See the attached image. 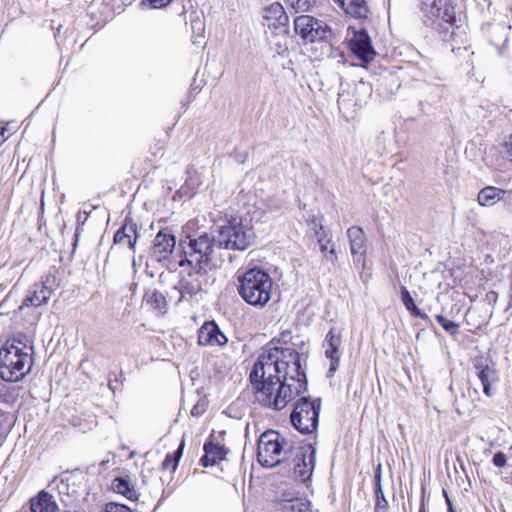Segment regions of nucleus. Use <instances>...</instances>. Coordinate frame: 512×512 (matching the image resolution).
<instances>
[{
  "mask_svg": "<svg viewBox=\"0 0 512 512\" xmlns=\"http://www.w3.org/2000/svg\"><path fill=\"white\" fill-rule=\"evenodd\" d=\"M249 379L257 402L275 411L307 391L300 355L288 348L274 347L259 355Z\"/></svg>",
  "mask_w": 512,
  "mask_h": 512,
  "instance_id": "obj_1",
  "label": "nucleus"
},
{
  "mask_svg": "<svg viewBox=\"0 0 512 512\" xmlns=\"http://www.w3.org/2000/svg\"><path fill=\"white\" fill-rule=\"evenodd\" d=\"M21 342H7L0 349V378L6 382L23 380L33 366V346H20Z\"/></svg>",
  "mask_w": 512,
  "mask_h": 512,
  "instance_id": "obj_2",
  "label": "nucleus"
},
{
  "mask_svg": "<svg viewBox=\"0 0 512 512\" xmlns=\"http://www.w3.org/2000/svg\"><path fill=\"white\" fill-rule=\"evenodd\" d=\"M187 246H183L184 259L180 261V266L199 265L208 268H216L222 263V256L219 253L216 235L203 232L195 236H188Z\"/></svg>",
  "mask_w": 512,
  "mask_h": 512,
  "instance_id": "obj_3",
  "label": "nucleus"
},
{
  "mask_svg": "<svg viewBox=\"0 0 512 512\" xmlns=\"http://www.w3.org/2000/svg\"><path fill=\"white\" fill-rule=\"evenodd\" d=\"M238 293L242 299L254 307L262 308L271 299L273 281L268 273L253 268L239 279Z\"/></svg>",
  "mask_w": 512,
  "mask_h": 512,
  "instance_id": "obj_4",
  "label": "nucleus"
},
{
  "mask_svg": "<svg viewBox=\"0 0 512 512\" xmlns=\"http://www.w3.org/2000/svg\"><path fill=\"white\" fill-rule=\"evenodd\" d=\"M293 449L281 435L274 430L265 431L258 440L257 458L263 467H274L287 460Z\"/></svg>",
  "mask_w": 512,
  "mask_h": 512,
  "instance_id": "obj_5",
  "label": "nucleus"
},
{
  "mask_svg": "<svg viewBox=\"0 0 512 512\" xmlns=\"http://www.w3.org/2000/svg\"><path fill=\"white\" fill-rule=\"evenodd\" d=\"M216 238L218 240V247L221 250L243 251L252 245L255 233L250 226L237 222L234 219L218 228Z\"/></svg>",
  "mask_w": 512,
  "mask_h": 512,
  "instance_id": "obj_6",
  "label": "nucleus"
},
{
  "mask_svg": "<svg viewBox=\"0 0 512 512\" xmlns=\"http://www.w3.org/2000/svg\"><path fill=\"white\" fill-rule=\"evenodd\" d=\"M320 410V398L311 399L305 396L299 398L290 416L294 428L302 434L313 433L318 427Z\"/></svg>",
  "mask_w": 512,
  "mask_h": 512,
  "instance_id": "obj_7",
  "label": "nucleus"
},
{
  "mask_svg": "<svg viewBox=\"0 0 512 512\" xmlns=\"http://www.w3.org/2000/svg\"><path fill=\"white\" fill-rule=\"evenodd\" d=\"M189 266L191 267V270L182 277L179 282V286L175 287V289L180 293L179 301H181L185 296H195L214 282V279H212L209 274V271L212 270L211 268L199 265Z\"/></svg>",
  "mask_w": 512,
  "mask_h": 512,
  "instance_id": "obj_8",
  "label": "nucleus"
},
{
  "mask_svg": "<svg viewBox=\"0 0 512 512\" xmlns=\"http://www.w3.org/2000/svg\"><path fill=\"white\" fill-rule=\"evenodd\" d=\"M420 10L426 25L433 26L441 23L453 25L455 22L454 7L448 0H421Z\"/></svg>",
  "mask_w": 512,
  "mask_h": 512,
  "instance_id": "obj_9",
  "label": "nucleus"
},
{
  "mask_svg": "<svg viewBox=\"0 0 512 512\" xmlns=\"http://www.w3.org/2000/svg\"><path fill=\"white\" fill-rule=\"evenodd\" d=\"M56 287L57 283L54 275L47 274L43 276L40 282L34 283L27 290L19 310L29 307L38 308L47 304Z\"/></svg>",
  "mask_w": 512,
  "mask_h": 512,
  "instance_id": "obj_10",
  "label": "nucleus"
},
{
  "mask_svg": "<svg viewBox=\"0 0 512 512\" xmlns=\"http://www.w3.org/2000/svg\"><path fill=\"white\" fill-rule=\"evenodd\" d=\"M346 41L350 51L363 63L368 64L374 60L376 52L365 28L349 26Z\"/></svg>",
  "mask_w": 512,
  "mask_h": 512,
  "instance_id": "obj_11",
  "label": "nucleus"
},
{
  "mask_svg": "<svg viewBox=\"0 0 512 512\" xmlns=\"http://www.w3.org/2000/svg\"><path fill=\"white\" fill-rule=\"evenodd\" d=\"M295 32L304 40L314 42L326 40L332 35V30L326 23L310 15H301L294 20Z\"/></svg>",
  "mask_w": 512,
  "mask_h": 512,
  "instance_id": "obj_12",
  "label": "nucleus"
},
{
  "mask_svg": "<svg viewBox=\"0 0 512 512\" xmlns=\"http://www.w3.org/2000/svg\"><path fill=\"white\" fill-rule=\"evenodd\" d=\"M473 368L482 384L484 394L492 397L496 393L499 382L496 364L489 357L478 356L473 359Z\"/></svg>",
  "mask_w": 512,
  "mask_h": 512,
  "instance_id": "obj_13",
  "label": "nucleus"
},
{
  "mask_svg": "<svg viewBox=\"0 0 512 512\" xmlns=\"http://www.w3.org/2000/svg\"><path fill=\"white\" fill-rule=\"evenodd\" d=\"M315 454V448L311 444L295 447L290 451L289 455L294 457V475L301 482L310 479L314 470Z\"/></svg>",
  "mask_w": 512,
  "mask_h": 512,
  "instance_id": "obj_14",
  "label": "nucleus"
},
{
  "mask_svg": "<svg viewBox=\"0 0 512 512\" xmlns=\"http://www.w3.org/2000/svg\"><path fill=\"white\" fill-rule=\"evenodd\" d=\"M341 343L342 339L340 332H337L335 328H331L324 340V346L326 348L325 356L330 359V366L327 373L328 377H333L340 365L341 353L339 348Z\"/></svg>",
  "mask_w": 512,
  "mask_h": 512,
  "instance_id": "obj_15",
  "label": "nucleus"
},
{
  "mask_svg": "<svg viewBox=\"0 0 512 512\" xmlns=\"http://www.w3.org/2000/svg\"><path fill=\"white\" fill-rule=\"evenodd\" d=\"M176 238L169 229L160 230L154 238L151 257L156 261L167 259L173 252Z\"/></svg>",
  "mask_w": 512,
  "mask_h": 512,
  "instance_id": "obj_16",
  "label": "nucleus"
},
{
  "mask_svg": "<svg viewBox=\"0 0 512 512\" xmlns=\"http://www.w3.org/2000/svg\"><path fill=\"white\" fill-rule=\"evenodd\" d=\"M347 236L349 238L350 251L354 263L358 267L365 266V254H366V236L363 229L359 226H352L347 230Z\"/></svg>",
  "mask_w": 512,
  "mask_h": 512,
  "instance_id": "obj_17",
  "label": "nucleus"
},
{
  "mask_svg": "<svg viewBox=\"0 0 512 512\" xmlns=\"http://www.w3.org/2000/svg\"><path fill=\"white\" fill-rule=\"evenodd\" d=\"M227 337L214 321L205 322L198 331V344L202 346H224Z\"/></svg>",
  "mask_w": 512,
  "mask_h": 512,
  "instance_id": "obj_18",
  "label": "nucleus"
},
{
  "mask_svg": "<svg viewBox=\"0 0 512 512\" xmlns=\"http://www.w3.org/2000/svg\"><path fill=\"white\" fill-rule=\"evenodd\" d=\"M263 19L269 29L275 30L285 28L289 22L288 15L278 2H274L264 9Z\"/></svg>",
  "mask_w": 512,
  "mask_h": 512,
  "instance_id": "obj_19",
  "label": "nucleus"
},
{
  "mask_svg": "<svg viewBox=\"0 0 512 512\" xmlns=\"http://www.w3.org/2000/svg\"><path fill=\"white\" fill-rule=\"evenodd\" d=\"M137 240V225L130 218L126 217L123 225L114 235V243L127 244L131 250H134Z\"/></svg>",
  "mask_w": 512,
  "mask_h": 512,
  "instance_id": "obj_20",
  "label": "nucleus"
},
{
  "mask_svg": "<svg viewBox=\"0 0 512 512\" xmlns=\"http://www.w3.org/2000/svg\"><path fill=\"white\" fill-rule=\"evenodd\" d=\"M346 14L355 19H367L370 13L367 0H336Z\"/></svg>",
  "mask_w": 512,
  "mask_h": 512,
  "instance_id": "obj_21",
  "label": "nucleus"
},
{
  "mask_svg": "<svg viewBox=\"0 0 512 512\" xmlns=\"http://www.w3.org/2000/svg\"><path fill=\"white\" fill-rule=\"evenodd\" d=\"M31 512H57L58 505L54 497L45 490H41L30 499Z\"/></svg>",
  "mask_w": 512,
  "mask_h": 512,
  "instance_id": "obj_22",
  "label": "nucleus"
},
{
  "mask_svg": "<svg viewBox=\"0 0 512 512\" xmlns=\"http://www.w3.org/2000/svg\"><path fill=\"white\" fill-rule=\"evenodd\" d=\"M204 452L200 460L204 467L213 466L218 460H222L225 457L224 448L212 442L204 444Z\"/></svg>",
  "mask_w": 512,
  "mask_h": 512,
  "instance_id": "obj_23",
  "label": "nucleus"
},
{
  "mask_svg": "<svg viewBox=\"0 0 512 512\" xmlns=\"http://www.w3.org/2000/svg\"><path fill=\"white\" fill-rule=\"evenodd\" d=\"M502 190L494 186H487L478 193L477 201L481 206H492L501 200Z\"/></svg>",
  "mask_w": 512,
  "mask_h": 512,
  "instance_id": "obj_24",
  "label": "nucleus"
},
{
  "mask_svg": "<svg viewBox=\"0 0 512 512\" xmlns=\"http://www.w3.org/2000/svg\"><path fill=\"white\" fill-rule=\"evenodd\" d=\"M144 301L147 305H150L161 313H165L168 307L165 296L157 289L146 290L144 294Z\"/></svg>",
  "mask_w": 512,
  "mask_h": 512,
  "instance_id": "obj_25",
  "label": "nucleus"
},
{
  "mask_svg": "<svg viewBox=\"0 0 512 512\" xmlns=\"http://www.w3.org/2000/svg\"><path fill=\"white\" fill-rule=\"evenodd\" d=\"M375 496H376V504H375V512H386L388 509V501L385 498V495L382 490L381 484V466L378 465V468L375 472Z\"/></svg>",
  "mask_w": 512,
  "mask_h": 512,
  "instance_id": "obj_26",
  "label": "nucleus"
},
{
  "mask_svg": "<svg viewBox=\"0 0 512 512\" xmlns=\"http://www.w3.org/2000/svg\"><path fill=\"white\" fill-rule=\"evenodd\" d=\"M401 299H402V302L405 306V308L414 316V317H418V318H421L423 320H425L426 322L428 323H431V320L430 318L428 317L427 314L421 312L417 306L415 305L414 303V300L412 298V296L410 295L409 291L407 290L406 287H402L401 288Z\"/></svg>",
  "mask_w": 512,
  "mask_h": 512,
  "instance_id": "obj_27",
  "label": "nucleus"
},
{
  "mask_svg": "<svg viewBox=\"0 0 512 512\" xmlns=\"http://www.w3.org/2000/svg\"><path fill=\"white\" fill-rule=\"evenodd\" d=\"M113 488L117 493L124 495L130 500L137 498L136 490L130 486L127 480L123 478L115 479L113 482Z\"/></svg>",
  "mask_w": 512,
  "mask_h": 512,
  "instance_id": "obj_28",
  "label": "nucleus"
},
{
  "mask_svg": "<svg viewBox=\"0 0 512 512\" xmlns=\"http://www.w3.org/2000/svg\"><path fill=\"white\" fill-rule=\"evenodd\" d=\"M183 448H184V441H182L180 443L178 449L173 454L166 455V457L163 461V464H162L164 469L171 468L172 471L176 470V468L178 466V462H179L180 458L182 457Z\"/></svg>",
  "mask_w": 512,
  "mask_h": 512,
  "instance_id": "obj_29",
  "label": "nucleus"
},
{
  "mask_svg": "<svg viewBox=\"0 0 512 512\" xmlns=\"http://www.w3.org/2000/svg\"><path fill=\"white\" fill-rule=\"evenodd\" d=\"M435 318L447 333L453 336L458 334L460 324L446 319L441 314L436 315Z\"/></svg>",
  "mask_w": 512,
  "mask_h": 512,
  "instance_id": "obj_30",
  "label": "nucleus"
},
{
  "mask_svg": "<svg viewBox=\"0 0 512 512\" xmlns=\"http://www.w3.org/2000/svg\"><path fill=\"white\" fill-rule=\"evenodd\" d=\"M329 243H330V240H327L326 243H323V241L321 239H319L320 251L324 254V258L327 261H330L332 264H335L338 260V257H337L334 247H331L330 249H328Z\"/></svg>",
  "mask_w": 512,
  "mask_h": 512,
  "instance_id": "obj_31",
  "label": "nucleus"
},
{
  "mask_svg": "<svg viewBox=\"0 0 512 512\" xmlns=\"http://www.w3.org/2000/svg\"><path fill=\"white\" fill-rule=\"evenodd\" d=\"M290 5L295 9L296 12H306L314 4L315 0H288Z\"/></svg>",
  "mask_w": 512,
  "mask_h": 512,
  "instance_id": "obj_32",
  "label": "nucleus"
},
{
  "mask_svg": "<svg viewBox=\"0 0 512 512\" xmlns=\"http://www.w3.org/2000/svg\"><path fill=\"white\" fill-rule=\"evenodd\" d=\"M500 153L512 163V135H509L502 144Z\"/></svg>",
  "mask_w": 512,
  "mask_h": 512,
  "instance_id": "obj_33",
  "label": "nucleus"
},
{
  "mask_svg": "<svg viewBox=\"0 0 512 512\" xmlns=\"http://www.w3.org/2000/svg\"><path fill=\"white\" fill-rule=\"evenodd\" d=\"M101 512H132L130 508L123 504L110 502L107 503Z\"/></svg>",
  "mask_w": 512,
  "mask_h": 512,
  "instance_id": "obj_34",
  "label": "nucleus"
},
{
  "mask_svg": "<svg viewBox=\"0 0 512 512\" xmlns=\"http://www.w3.org/2000/svg\"><path fill=\"white\" fill-rule=\"evenodd\" d=\"M492 462L497 468H503L507 463V457L503 452H497L494 454Z\"/></svg>",
  "mask_w": 512,
  "mask_h": 512,
  "instance_id": "obj_35",
  "label": "nucleus"
},
{
  "mask_svg": "<svg viewBox=\"0 0 512 512\" xmlns=\"http://www.w3.org/2000/svg\"><path fill=\"white\" fill-rule=\"evenodd\" d=\"M508 207V210L512 212V191L502 190L501 200Z\"/></svg>",
  "mask_w": 512,
  "mask_h": 512,
  "instance_id": "obj_36",
  "label": "nucleus"
},
{
  "mask_svg": "<svg viewBox=\"0 0 512 512\" xmlns=\"http://www.w3.org/2000/svg\"><path fill=\"white\" fill-rule=\"evenodd\" d=\"M120 385L121 383H119L116 374H110L108 381V387L110 388V390L114 393L119 388Z\"/></svg>",
  "mask_w": 512,
  "mask_h": 512,
  "instance_id": "obj_37",
  "label": "nucleus"
},
{
  "mask_svg": "<svg viewBox=\"0 0 512 512\" xmlns=\"http://www.w3.org/2000/svg\"><path fill=\"white\" fill-rule=\"evenodd\" d=\"M154 9L166 7L172 0H147Z\"/></svg>",
  "mask_w": 512,
  "mask_h": 512,
  "instance_id": "obj_38",
  "label": "nucleus"
},
{
  "mask_svg": "<svg viewBox=\"0 0 512 512\" xmlns=\"http://www.w3.org/2000/svg\"><path fill=\"white\" fill-rule=\"evenodd\" d=\"M486 299L489 301V302H492L493 305L496 304L497 300H498V293L495 292V291H489L487 294H486Z\"/></svg>",
  "mask_w": 512,
  "mask_h": 512,
  "instance_id": "obj_39",
  "label": "nucleus"
},
{
  "mask_svg": "<svg viewBox=\"0 0 512 512\" xmlns=\"http://www.w3.org/2000/svg\"><path fill=\"white\" fill-rule=\"evenodd\" d=\"M509 301H508V305H507V308L506 310H509L512 308V277H511V281H510V286H509Z\"/></svg>",
  "mask_w": 512,
  "mask_h": 512,
  "instance_id": "obj_40",
  "label": "nucleus"
},
{
  "mask_svg": "<svg viewBox=\"0 0 512 512\" xmlns=\"http://www.w3.org/2000/svg\"><path fill=\"white\" fill-rule=\"evenodd\" d=\"M281 208V206L278 203L273 202L272 204L267 205V211H277Z\"/></svg>",
  "mask_w": 512,
  "mask_h": 512,
  "instance_id": "obj_41",
  "label": "nucleus"
},
{
  "mask_svg": "<svg viewBox=\"0 0 512 512\" xmlns=\"http://www.w3.org/2000/svg\"><path fill=\"white\" fill-rule=\"evenodd\" d=\"M246 158H247V153H243V154H238L236 155V160L240 163H244L246 161Z\"/></svg>",
  "mask_w": 512,
  "mask_h": 512,
  "instance_id": "obj_42",
  "label": "nucleus"
},
{
  "mask_svg": "<svg viewBox=\"0 0 512 512\" xmlns=\"http://www.w3.org/2000/svg\"><path fill=\"white\" fill-rule=\"evenodd\" d=\"M446 501H447V505H448V512H455L453 506H452V503L450 501V499L446 496Z\"/></svg>",
  "mask_w": 512,
  "mask_h": 512,
  "instance_id": "obj_43",
  "label": "nucleus"
},
{
  "mask_svg": "<svg viewBox=\"0 0 512 512\" xmlns=\"http://www.w3.org/2000/svg\"><path fill=\"white\" fill-rule=\"evenodd\" d=\"M5 419V415L4 413L0 410V426L2 425L3 423V420Z\"/></svg>",
  "mask_w": 512,
  "mask_h": 512,
  "instance_id": "obj_44",
  "label": "nucleus"
},
{
  "mask_svg": "<svg viewBox=\"0 0 512 512\" xmlns=\"http://www.w3.org/2000/svg\"><path fill=\"white\" fill-rule=\"evenodd\" d=\"M338 56L340 57L338 63H344V55L342 53H338Z\"/></svg>",
  "mask_w": 512,
  "mask_h": 512,
  "instance_id": "obj_45",
  "label": "nucleus"
},
{
  "mask_svg": "<svg viewBox=\"0 0 512 512\" xmlns=\"http://www.w3.org/2000/svg\"><path fill=\"white\" fill-rule=\"evenodd\" d=\"M419 512H426L424 504L421 505V507L419 509Z\"/></svg>",
  "mask_w": 512,
  "mask_h": 512,
  "instance_id": "obj_46",
  "label": "nucleus"
},
{
  "mask_svg": "<svg viewBox=\"0 0 512 512\" xmlns=\"http://www.w3.org/2000/svg\"><path fill=\"white\" fill-rule=\"evenodd\" d=\"M338 80H339V82H341V81H342V77H341V76H339V75H338Z\"/></svg>",
  "mask_w": 512,
  "mask_h": 512,
  "instance_id": "obj_47",
  "label": "nucleus"
}]
</instances>
